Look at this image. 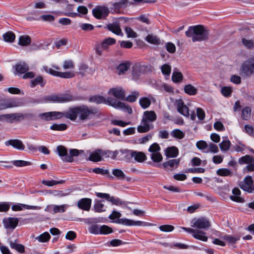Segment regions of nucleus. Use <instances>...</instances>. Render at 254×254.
<instances>
[{
  "label": "nucleus",
  "instance_id": "obj_56",
  "mask_svg": "<svg viewBox=\"0 0 254 254\" xmlns=\"http://www.w3.org/2000/svg\"><path fill=\"white\" fill-rule=\"evenodd\" d=\"M232 89L229 86H224L221 88V93L225 97H229L231 96Z\"/></svg>",
  "mask_w": 254,
  "mask_h": 254
},
{
  "label": "nucleus",
  "instance_id": "obj_29",
  "mask_svg": "<svg viewBox=\"0 0 254 254\" xmlns=\"http://www.w3.org/2000/svg\"><path fill=\"white\" fill-rule=\"evenodd\" d=\"M180 163V160L179 159H172L168 161L165 162L163 163V166L165 169H169L173 168V167H175L177 168L179 166Z\"/></svg>",
  "mask_w": 254,
  "mask_h": 254
},
{
  "label": "nucleus",
  "instance_id": "obj_49",
  "mask_svg": "<svg viewBox=\"0 0 254 254\" xmlns=\"http://www.w3.org/2000/svg\"><path fill=\"white\" fill-rule=\"evenodd\" d=\"M65 183L64 180H61V181H55V180H51V181H46L43 180L42 182V184L49 186L52 187L55 185H57L58 184H63Z\"/></svg>",
  "mask_w": 254,
  "mask_h": 254
},
{
  "label": "nucleus",
  "instance_id": "obj_28",
  "mask_svg": "<svg viewBox=\"0 0 254 254\" xmlns=\"http://www.w3.org/2000/svg\"><path fill=\"white\" fill-rule=\"evenodd\" d=\"M79 155V150L76 149H71L69 150V155L66 158H63V161L66 162H72L73 161V157L77 156Z\"/></svg>",
  "mask_w": 254,
  "mask_h": 254
},
{
  "label": "nucleus",
  "instance_id": "obj_25",
  "mask_svg": "<svg viewBox=\"0 0 254 254\" xmlns=\"http://www.w3.org/2000/svg\"><path fill=\"white\" fill-rule=\"evenodd\" d=\"M178 153V149L174 146L168 147L165 150V155L167 157H176L177 156Z\"/></svg>",
  "mask_w": 254,
  "mask_h": 254
},
{
  "label": "nucleus",
  "instance_id": "obj_37",
  "mask_svg": "<svg viewBox=\"0 0 254 254\" xmlns=\"http://www.w3.org/2000/svg\"><path fill=\"white\" fill-rule=\"evenodd\" d=\"M254 160V158L249 155H246L240 157L238 160V163L241 164H249Z\"/></svg>",
  "mask_w": 254,
  "mask_h": 254
},
{
  "label": "nucleus",
  "instance_id": "obj_48",
  "mask_svg": "<svg viewBox=\"0 0 254 254\" xmlns=\"http://www.w3.org/2000/svg\"><path fill=\"white\" fill-rule=\"evenodd\" d=\"M161 70L164 75L169 77L171 72V66L169 64H165L161 66Z\"/></svg>",
  "mask_w": 254,
  "mask_h": 254
},
{
  "label": "nucleus",
  "instance_id": "obj_13",
  "mask_svg": "<svg viewBox=\"0 0 254 254\" xmlns=\"http://www.w3.org/2000/svg\"><path fill=\"white\" fill-rule=\"evenodd\" d=\"M92 200L88 198H83L79 199L77 202V206L79 209L89 211L91 207Z\"/></svg>",
  "mask_w": 254,
  "mask_h": 254
},
{
  "label": "nucleus",
  "instance_id": "obj_22",
  "mask_svg": "<svg viewBox=\"0 0 254 254\" xmlns=\"http://www.w3.org/2000/svg\"><path fill=\"white\" fill-rule=\"evenodd\" d=\"M232 193L234 195H231L230 197L232 200L241 203L244 202V199L239 196V195L241 194V191L239 188H234L232 190Z\"/></svg>",
  "mask_w": 254,
  "mask_h": 254
},
{
  "label": "nucleus",
  "instance_id": "obj_11",
  "mask_svg": "<svg viewBox=\"0 0 254 254\" xmlns=\"http://www.w3.org/2000/svg\"><path fill=\"white\" fill-rule=\"evenodd\" d=\"M108 94L121 100L125 99V91L122 87L112 88L109 90Z\"/></svg>",
  "mask_w": 254,
  "mask_h": 254
},
{
  "label": "nucleus",
  "instance_id": "obj_57",
  "mask_svg": "<svg viewBox=\"0 0 254 254\" xmlns=\"http://www.w3.org/2000/svg\"><path fill=\"white\" fill-rule=\"evenodd\" d=\"M37 20H42L44 21L52 22L55 20V17L53 15L50 14L42 15L39 16V18H34Z\"/></svg>",
  "mask_w": 254,
  "mask_h": 254
},
{
  "label": "nucleus",
  "instance_id": "obj_36",
  "mask_svg": "<svg viewBox=\"0 0 254 254\" xmlns=\"http://www.w3.org/2000/svg\"><path fill=\"white\" fill-rule=\"evenodd\" d=\"M216 174L217 175L222 177H231L233 176V172L229 169L227 168H220L216 171Z\"/></svg>",
  "mask_w": 254,
  "mask_h": 254
},
{
  "label": "nucleus",
  "instance_id": "obj_2",
  "mask_svg": "<svg viewBox=\"0 0 254 254\" xmlns=\"http://www.w3.org/2000/svg\"><path fill=\"white\" fill-rule=\"evenodd\" d=\"M98 109L95 107H88L85 105L70 107L69 108V120L74 121L78 115L81 121H85L98 113Z\"/></svg>",
  "mask_w": 254,
  "mask_h": 254
},
{
  "label": "nucleus",
  "instance_id": "obj_26",
  "mask_svg": "<svg viewBox=\"0 0 254 254\" xmlns=\"http://www.w3.org/2000/svg\"><path fill=\"white\" fill-rule=\"evenodd\" d=\"M46 84V81L43 79L42 76H38L32 80L30 82V86L31 87H34L37 85H40L41 87L45 86Z\"/></svg>",
  "mask_w": 254,
  "mask_h": 254
},
{
  "label": "nucleus",
  "instance_id": "obj_33",
  "mask_svg": "<svg viewBox=\"0 0 254 254\" xmlns=\"http://www.w3.org/2000/svg\"><path fill=\"white\" fill-rule=\"evenodd\" d=\"M145 40L148 43L154 45H158L163 44L157 36L153 35H148L146 37Z\"/></svg>",
  "mask_w": 254,
  "mask_h": 254
},
{
  "label": "nucleus",
  "instance_id": "obj_62",
  "mask_svg": "<svg viewBox=\"0 0 254 254\" xmlns=\"http://www.w3.org/2000/svg\"><path fill=\"white\" fill-rule=\"evenodd\" d=\"M12 164L16 167H24L30 165L31 163L24 160H14L12 162Z\"/></svg>",
  "mask_w": 254,
  "mask_h": 254
},
{
  "label": "nucleus",
  "instance_id": "obj_51",
  "mask_svg": "<svg viewBox=\"0 0 254 254\" xmlns=\"http://www.w3.org/2000/svg\"><path fill=\"white\" fill-rule=\"evenodd\" d=\"M49 193L52 194L54 196L59 197H64L68 194V192L59 190H49Z\"/></svg>",
  "mask_w": 254,
  "mask_h": 254
},
{
  "label": "nucleus",
  "instance_id": "obj_19",
  "mask_svg": "<svg viewBox=\"0 0 254 254\" xmlns=\"http://www.w3.org/2000/svg\"><path fill=\"white\" fill-rule=\"evenodd\" d=\"M157 116L153 111H146L143 113L142 120H145L147 123L153 122L156 120Z\"/></svg>",
  "mask_w": 254,
  "mask_h": 254
},
{
  "label": "nucleus",
  "instance_id": "obj_50",
  "mask_svg": "<svg viewBox=\"0 0 254 254\" xmlns=\"http://www.w3.org/2000/svg\"><path fill=\"white\" fill-rule=\"evenodd\" d=\"M251 113V109L249 107H245L242 111V118L244 120L250 119Z\"/></svg>",
  "mask_w": 254,
  "mask_h": 254
},
{
  "label": "nucleus",
  "instance_id": "obj_58",
  "mask_svg": "<svg viewBox=\"0 0 254 254\" xmlns=\"http://www.w3.org/2000/svg\"><path fill=\"white\" fill-rule=\"evenodd\" d=\"M113 174L119 179H125L126 175L124 173L119 169H114L112 170Z\"/></svg>",
  "mask_w": 254,
  "mask_h": 254
},
{
  "label": "nucleus",
  "instance_id": "obj_43",
  "mask_svg": "<svg viewBox=\"0 0 254 254\" xmlns=\"http://www.w3.org/2000/svg\"><path fill=\"white\" fill-rule=\"evenodd\" d=\"M57 150L59 155L62 157V158H66L67 156V150L63 145L58 146L57 147Z\"/></svg>",
  "mask_w": 254,
  "mask_h": 254
},
{
  "label": "nucleus",
  "instance_id": "obj_23",
  "mask_svg": "<svg viewBox=\"0 0 254 254\" xmlns=\"http://www.w3.org/2000/svg\"><path fill=\"white\" fill-rule=\"evenodd\" d=\"M132 156L134 160L139 163H142L147 159L144 153L140 151L133 150Z\"/></svg>",
  "mask_w": 254,
  "mask_h": 254
},
{
  "label": "nucleus",
  "instance_id": "obj_5",
  "mask_svg": "<svg viewBox=\"0 0 254 254\" xmlns=\"http://www.w3.org/2000/svg\"><path fill=\"white\" fill-rule=\"evenodd\" d=\"M254 72V58H251L246 61L240 68V73L242 75L249 76Z\"/></svg>",
  "mask_w": 254,
  "mask_h": 254
},
{
  "label": "nucleus",
  "instance_id": "obj_38",
  "mask_svg": "<svg viewBox=\"0 0 254 254\" xmlns=\"http://www.w3.org/2000/svg\"><path fill=\"white\" fill-rule=\"evenodd\" d=\"M106 99L104 97L99 95H94L91 96L89 99V102L95 103L97 104L105 103H106Z\"/></svg>",
  "mask_w": 254,
  "mask_h": 254
},
{
  "label": "nucleus",
  "instance_id": "obj_53",
  "mask_svg": "<svg viewBox=\"0 0 254 254\" xmlns=\"http://www.w3.org/2000/svg\"><path fill=\"white\" fill-rule=\"evenodd\" d=\"M114 222L126 226H132L133 220L126 218H121L116 220Z\"/></svg>",
  "mask_w": 254,
  "mask_h": 254
},
{
  "label": "nucleus",
  "instance_id": "obj_17",
  "mask_svg": "<svg viewBox=\"0 0 254 254\" xmlns=\"http://www.w3.org/2000/svg\"><path fill=\"white\" fill-rule=\"evenodd\" d=\"M253 183L254 181L252 177L250 176H247L245 178L244 182L241 183V184H240V187L244 190L249 192V190H248V188L251 189Z\"/></svg>",
  "mask_w": 254,
  "mask_h": 254
},
{
  "label": "nucleus",
  "instance_id": "obj_6",
  "mask_svg": "<svg viewBox=\"0 0 254 254\" xmlns=\"http://www.w3.org/2000/svg\"><path fill=\"white\" fill-rule=\"evenodd\" d=\"M109 105L117 109H120L124 111L127 112L128 114H132V111L131 108L128 105L120 101H117L116 99L109 97L107 99Z\"/></svg>",
  "mask_w": 254,
  "mask_h": 254
},
{
  "label": "nucleus",
  "instance_id": "obj_27",
  "mask_svg": "<svg viewBox=\"0 0 254 254\" xmlns=\"http://www.w3.org/2000/svg\"><path fill=\"white\" fill-rule=\"evenodd\" d=\"M10 248L14 249L20 253H22L25 252V247L22 244H17L16 241H10L9 242Z\"/></svg>",
  "mask_w": 254,
  "mask_h": 254
},
{
  "label": "nucleus",
  "instance_id": "obj_60",
  "mask_svg": "<svg viewBox=\"0 0 254 254\" xmlns=\"http://www.w3.org/2000/svg\"><path fill=\"white\" fill-rule=\"evenodd\" d=\"M231 144L229 140H224L219 144V146L222 151H226L229 149Z\"/></svg>",
  "mask_w": 254,
  "mask_h": 254
},
{
  "label": "nucleus",
  "instance_id": "obj_47",
  "mask_svg": "<svg viewBox=\"0 0 254 254\" xmlns=\"http://www.w3.org/2000/svg\"><path fill=\"white\" fill-rule=\"evenodd\" d=\"M139 104L143 109L148 108L151 105V101L147 97H142L139 99Z\"/></svg>",
  "mask_w": 254,
  "mask_h": 254
},
{
  "label": "nucleus",
  "instance_id": "obj_1",
  "mask_svg": "<svg viewBox=\"0 0 254 254\" xmlns=\"http://www.w3.org/2000/svg\"><path fill=\"white\" fill-rule=\"evenodd\" d=\"M83 97L80 96H75L69 93L53 94L45 96L40 99H35L34 103L36 104L43 103H64L70 102L82 101Z\"/></svg>",
  "mask_w": 254,
  "mask_h": 254
},
{
  "label": "nucleus",
  "instance_id": "obj_9",
  "mask_svg": "<svg viewBox=\"0 0 254 254\" xmlns=\"http://www.w3.org/2000/svg\"><path fill=\"white\" fill-rule=\"evenodd\" d=\"M93 15L97 19L106 17L109 13V8L105 6H97L92 10Z\"/></svg>",
  "mask_w": 254,
  "mask_h": 254
},
{
  "label": "nucleus",
  "instance_id": "obj_32",
  "mask_svg": "<svg viewBox=\"0 0 254 254\" xmlns=\"http://www.w3.org/2000/svg\"><path fill=\"white\" fill-rule=\"evenodd\" d=\"M130 65V64L128 62L120 64L117 67L118 73L119 75L124 74L129 69Z\"/></svg>",
  "mask_w": 254,
  "mask_h": 254
},
{
  "label": "nucleus",
  "instance_id": "obj_55",
  "mask_svg": "<svg viewBox=\"0 0 254 254\" xmlns=\"http://www.w3.org/2000/svg\"><path fill=\"white\" fill-rule=\"evenodd\" d=\"M101 226L97 224H93L91 225L89 228V232L93 234L98 235L100 234Z\"/></svg>",
  "mask_w": 254,
  "mask_h": 254
},
{
  "label": "nucleus",
  "instance_id": "obj_18",
  "mask_svg": "<svg viewBox=\"0 0 254 254\" xmlns=\"http://www.w3.org/2000/svg\"><path fill=\"white\" fill-rule=\"evenodd\" d=\"M177 110L179 113L185 117L189 116V108L184 104L182 100L179 101L177 103Z\"/></svg>",
  "mask_w": 254,
  "mask_h": 254
},
{
  "label": "nucleus",
  "instance_id": "obj_15",
  "mask_svg": "<svg viewBox=\"0 0 254 254\" xmlns=\"http://www.w3.org/2000/svg\"><path fill=\"white\" fill-rule=\"evenodd\" d=\"M153 127L152 124L147 123L145 120H141L140 125L137 127V130L139 133H145L149 131Z\"/></svg>",
  "mask_w": 254,
  "mask_h": 254
},
{
  "label": "nucleus",
  "instance_id": "obj_61",
  "mask_svg": "<svg viewBox=\"0 0 254 254\" xmlns=\"http://www.w3.org/2000/svg\"><path fill=\"white\" fill-rule=\"evenodd\" d=\"M116 41L115 39L109 37L104 40L101 43L103 44V47H105L106 49H107L108 46L115 44L116 43Z\"/></svg>",
  "mask_w": 254,
  "mask_h": 254
},
{
  "label": "nucleus",
  "instance_id": "obj_14",
  "mask_svg": "<svg viewBox=\"0 0 254 254\" xmlns=\"http://www.w3.org/2000/svg\"><path fill=\"white\" fill-rule=\"evenodd\" d=\"M50 112L51 121L60 119L63 117L69 119V110L65 112L51 111Z\"/></svg>",
  "mask_w": 254,
  "mask_h": 254
},
{
  "label": "nucleus",
  "instance_id": "obj_8",
  "mask_svg": "<svg viewBox=\"0 0 254 254\" xmlns=\"http://www.w3.org/2000/svg\"><path fill=\"white\" fill-rule=\"evenodd\" d=\"M192 227L198 229H207L210 226V222L209 220L205 217H200L197 219H193L191 221Z\"/></svg>",
  "mask_w": 254,
  "mask_h": 254
},
{
  "label": "nucleus",
  "instance_id": "obj_46",
  "mask_svg": "<svg viewBox=\"0 0 254 254\" xmlns=\"http://www.w3.org/2000/svg\"><path fill=\"white\" fill-rule=\"evenodd\" d=\"M92 172L97 174H101L102 175H108V176L111 178H113V177L110 175L108 170L100 168H95L92 169Z\"/></svg>",
  "mask_w": 254,
  "mask_h": 254
},
{
  "label": "nucleus",
  "instance_id": "obj_39",
  "mask_svg": "<svg viewBox=\"0 0 254 254\" xmlns=\"http://www.w3.org/2000/svg\"><path fill=\"white\" fill-rule=\"evenodd\" d=\"M31 42V38L28 35L21 36L19 38V45L26 46L30 44Z\"/></svg>",
  "mask_w": 254,
  "mask_h": 254
},
{
  "label": "nucleus",
  "instance_id": "obj_52",
  "mask_svg": "<svg viewBox=\"0 0 254 254\" xmlns=\"http://www.w3.org/2000/svg\"><path fill=\"white\" fill-rule=\"evenodd\" d=\"M139 92L138 91H134L131 92V94L127 96L125 100L129 102H134L136 101L137 97L139 96Z\"/></svg>",
  "mask_w": 254,
  "mask_h": 254
},
{
  "label": "nucleus",
  "instance_id": "obj_64",
  "mask_svg": "<svg viewBox=\"0 0 254 254\" xmlns=\"http://www.w3.org/2000/svg\"><path fill=\"white\" fill-rule=\"evenodd\" d=\"M243 171L245 173L254 172V160L245 167L243 169Z\"/></svg>",
  "mask_w": 254,
  "mask_h": 254
},
{
  "label": "nucleus",
  "instance_id": "obj_54",
  "mask_svg": "<svg viewBox=\"0 0 254 254\" xmlns=\"http://www.w3.org/2000/svg\"><path fill=\"white\" fill-rule=\"evenodd\" d=\"M104 204L102 202L101 200L97 201L94 205L95 211L97 212L105 211V209H104Z\"/></svg>",
  "mask_w": 254,
  "mask_h": 254
},
{
  "label": "nucleus",
  "instance_id": "obj_3",
  "mask_svg": "<svg viewBox=\"0 0 254 254\" xmlns=\"http://www.w3.org/2000/svg\"><path fill=\"white\" fill-rule=\"evenodd\" d=\"M187 37L191 38L193 42H200L208 39V31L201 25L190 26L186 31Z\"/></svg>",
  "mask_w": 254,
  "mask_h": 254
},
{
  "label": "nucleus",
  "instance_id": "obj_63",
  "mask_svg": "<svg viewBox=\"0 0 254 254\" xmlns=\"http://www.w3.org/2000/svg\"><path fill=\"white\" fill-rule=\"evenodd\" d=\"M151 158L154 162L157 163L160 162L163 159L162 155L158 152L152 153L151 155Z\"/></svg>",
  "mask_w": 254,
  "mask_h": 254
},
{
  "label": "nucleus",
  "instance_id": "obj_59",
  "mask_svg": "<svg viewBox=\"0 0 254 254\" xmlns=\"http://www.w3.org/2000/svg\"><path fill=\"white\" fill-rule=\"evenodd\" d=\"M100 234L101 235H107L111 234L113 232V230L110 227L103 225L101 226Z\"/></svg>",
  "mask_w": 254,
  "mask_h": 254
},
{
  "label": "nucleus",
  "instance_id": "obj_42",
  "mask_svg": "<svg viewBox=\"0 0 254 254\" xmlns=\"http://www.w3.org/2000/svg\"><path fill=\"white\" fill-rule=\"evenodd\" d=\"M183 75L181 72L173 71L172 75V80L174 83H179L182 81Z\"/></svg>",
  "mask_w": 254,
  "mask_h": 254
},
{
  "label": "nucleus",
  "instance_id": "obj_41",
  "mask_svg": "<svg viewBox=\"0 0 254 254\" xmlns=\"http://www.w3.org/2000/svg\"><path fill=\"white\" fill-rule=\"evenodd\" d=\"M51 236L50 234L48 232H46L37 237L36 239L39 242L46 243L48 242Z\"/></svg>",
  "mask_w": 254,
  "mask_h": 254
},
{
  "label": "nucleus",
  "instance_id": "obj_12",
  "mask_svg": "<svg viewBox=\"0 0 254 254\" xmlns=\"http://www.w3.org/2000/svg\"><path fill=\"white\" fill-rule=\"evenodd\" d=\"M19 222L17 218L8 217L3 219V224L6 229H14L17 226Z\"/></svg>",
  "mask_w": 254,
  "mask_h": 254
},
{
  "label": "nucleus",
  "instance_id": "obj_31",
  "mask_svg": "<svg viewBox=\"0 0 254 254\" xmlns=\"http://www.w3.org/2000/svg\"><path fill=\"white\" fill-rule=\"evenodd\" d=\"M205 233L202 231L196 230L195 232L192 235L193 238L196 239L206 242L208 240V238L205 235Z\"/></svg>",
  "mask_w": 254,
  "mask_h": 254
},
{
  "label": "nucleus",
  "instance_id": "obj_44",
  "mask_svg": "<svg viewBox=\"0 0 254 254\" xmlns=\"http://www.w3.org/2000/svg\"><path fill=\"white\" fill-rule=\"evenodd\" d=\"M2 37L4 40L7 42H12L15 39V34L11 31L4 33Z\"/></svg>",
  "mask_w": 254,
  "mask_h": 254
},
{
  "label": "nucleus",
  "instance_id": "obj_21",
  "mask_svg": "<svg viewBox=\"0 0 254 254\" xmlns=\"http://www.w3.org/2000/svg\"><path fill=\"white\" fill-rule=\"evenodd\" d=\"M107 28L117 35H123L122 30L117 23H110L107 25Z\"/></svg>",
  "mask_w": 254,
  "mask_h": 254
},
{
  "label": "nucleus",
  "instance_id": "obj_45",
  "mask_svg": "<svg viewBox=\"0 0 254 254\" xmlns=\"http://www.w3.org/2000/svg\"><path fill=\"white\" fill-rule=\"evenodd\" d=\"M67 128V126L65 124H54L50 127V129L53 130L63 131Z\"/></svg>",
  "mask_w": 254,
  "mask_h": 254
},
{
  "label": "nucleus",
  "instance_id": "obj_30",
  "mask_svg": "<svg viewBox=\"0 0 254 254\" xmlns=\"http://www.w3.org/2000/svg\"><path fill=\"white\" fill-rule=\"evenodd\" d=\"M120 153L124 155V158L123 159L125 161L127 162H130L132 157V153L133 152V150H129L127 149H121L120 150Z\"/></svg>",
  "mask_w": 254,
  "mask_h": 254
},
{
  "label": "nucleus",
  "instance_id": "obj_24",
  "mask_svg": "<svg viewBox=\"0 0 254 254\" xmlns=\"http://www.w3.org/2000/svg\"><path fill=\"white\" fill-rule=\"evenodd\" d=\"M28 65L24 62H20L15 65L16 72L19 74H23L29 70Z\"/></svg>",
  "mask_w": 254,
  "mask_h": 254
},
{
  "label": "nucleus",
  "instance_id": "obj_34",
  "mask_svg": "<svg viewBox=\"0 0 254 254\" xmlns=\"http://www.w3.org/2000/svg\"><path fill=\"white\" fill-rule=\"evenodd\" d=\"M25 208L27 209H34L37 208V206H31L28 205L26 204H14L11 207L12 210L13 211H20L22 210V208Z\"/></svg>",
  "mask_w": 254,
  "mask_h": 254
},
{
  "label": "nucleus",
  "instance_id": "obj_7",
  "mask_svg": "<svg viewBox=\"0 0 254 254\" xmlns=\"http://www.w3.org/2000/svg\"><path fill=\"white\" fill-rule=\"evenodd\" d=\"M96 195L100 198H105L106 200L116 205H123L126 204V202L122 201L119 198L111 196L110 194L102 192H96Z\"/></svg>",
  "mask_w": 254,
  "mask_h": 254
},
{
  "label": "nucleus",
  "instance_id": "obj_16",
  "mask_svg": "<svg viewBox=\"0 0 254 254\" xmlns=\"http://www.w3.org/2000/svg\"><path fill=\"white\" fill-rule=\"evenodd\" d=\"M104 155V151L101 149H98L90 155L88 160L94 162H98L102 160V156Z\"/></svg>",
  "mask_w": 254,
  "mask_h": 254
},
{
  "label": "nucleus",
  "instance_id": "obj_35",
  "mask_svg": "<svg viewBox=\"0 0 254 254\" xmlns=\"http://www.w3.org/2000/svg\"><path fill=\"white\" fill-rule=\"evenodd\" d=\"M184 91L186 94L193 96L196 94L197 89L191 84H189L185 86Z\"/></svg>",
  "mask_w": 254,
  "mask_h": 254
},
{
  "label": "nucleus",
  "instance_id": "obj_10",
  "mask_svg": "<svg viewBox=\"0 0 254 254\" xmlns=\"http://www.w3.org/2000/svg\"><path fill=\"white\" fill-rule=\"evenodd\" d=\"M1 119L7 123H12L14 121H20L24 119V115L20 113L4 114L1 116Z\"/></svg>",
  "mask_w": 254,
  "mask_h": 254
},
{
  "label": "nucleus",
  "instance_id": "obj_20",
  "mask_svg": "<svg viewBox=\"0 0 254 254\" xmlns=\"http://www.w3.org/2000/svg\"><path fill=\"white\" fill-rule=\"evenodd\" d=\"M6 145H11L14 148L20 150H23L25 146L22 142L18 139H10L5 142Z\"/></svg>",
  "mask_w": 254,
  "mask_h": 254
},
{
  "label": "nucleus",
  "instance_id": "obj_4",
  "mask_svg": "<svg viewBox=\"0 0 254 254\" xmlns=\"http://www.w3.org/2000/svg\"><path fill=\"white\" fill-rule=\"evenodd\" d=\"M24 105V103L19 99L11 98L0 102V110L7 108L18 107Z\"/></svg>",
  "mask_w": 254,
  "mask_h": 254
},
{
  "label": "nucleus",
  "instance_id": "obj_40",
  "mask_svg": "<svg viewBox=\"0 0 254 254\" xmlns=\"http://www.w3.org/2000/svg\"><path fill=\"white\" fill-rule=\"evenodd\" d=\"M170 134L173 137L178 139H182L185 137V133L179 129H175L171 131Z\"/></svg>",
  "mask_w": 254,
  "mask_h": 254
}]
</instances>
